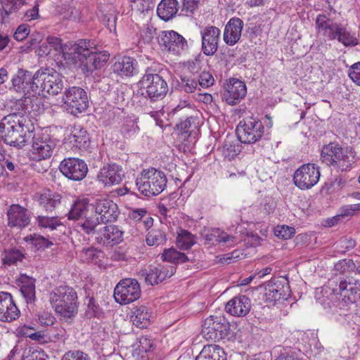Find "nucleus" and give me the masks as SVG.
I'll return each instance as SVG.
<instances>
[{
  "label": "nucleus",
  "instance_id": "obj_44",
  "mask_svg": "<svg viewBox=\"0 0 360 360\" xmlns=\"http://www.w3.org/2000/svg\"><path fill=\"white\" fill-rule=\"evenodd\" d=\"M336 39L345 46H354L357 44L356 37L346 27L339 25Z\"/></svg>",
  "mask_w": 360,
  "mask_h": 360
},
{
  "label": "nucleus",
  "instance_id": "obj_48",
  "mask_svg": "<svg viewBox=\"0 0 360 360\" xmlns=\"http://www.w3.org/2000/svg\"><path fill=\"white\" fill-rule=\"evenodd\" d=\"M139 129V128L134 120L127 118L124 120L120 131L124 137L129 138L136 134Z\"/></svg>",
  "mask_w": 360,
  "mask_h": 360
},
{
  "label": "nucleus",
  "instance_id": "obj_42",
  "mask_svg": "<svg viewBox=\"0 0 360 360\" xmlns=\"http://www.w3.org/2000/svg\"><path fill=\"white\" fill-rule=\"evenodd\" d=\"M162 258L165 261L178 264L185 263L190 260L184 253L178 252L174 248L165 250L162 254Z\"/></svg>",
  "mask_w": 360,
  "mask_h": 360
},
{
  "label": "nucleus",
  "instance_id": "obj_29",
  "mask_svg": "<svg viewBox=\"0 0 360 360\" xmlns=\"http://www.w3.org/2000/svg\"><path fill=\"white\" fill-rule=\"evenodd\" d=\"M288 286H285L280 281H270L265 286V297L268 302H274L285 299Z\"/></svg>",
  "mask_w": 360,
  "mask_h": 360
},
{
  "label": "nucleus",
  "instance_id": "obj_57",
  "mask_svg": "<svg viewBox=\"0 0 360 360\" xmlns=\"http://www.w3.org/2000/svg\"><path fill=\"white\" fill-rule=\"evenodd\" d=\"M131 7L141 13L148 12L151 8L150 3L148 0H131Z\"/></svg>",
  "mask_w": 360,
  "mask_h": 360
},
{
  "label": "nucleus",
  "instance_id": "obj_3",
  "mask_svg": "<svg viewBox=\"0 0 360 360\" xmlns=\"http://www.w3.org/2000/svg\"><path fill=\"white\" fill-rule=\"evenodd\" d=\"M323 162L340 171L350 169L354 162V152L348 147L343 148L338 143L325 145L321 153Z\"/></svg>",
  "mask_w": 360,
  "mask_h": 360
},
{
  "label": "nucleus",
  "instance_id": "obj_10",
  "mask_svg": "<svg viewBox=\"0 0 360 360\" xmlns=\"http://www.w3.org/2000/svg\"><path fill=\"white\" fill-rule=\"evenodd\" d=\"M264 127L257 118L249 117L240 121L236 127L238 140L245 144H252L262 139Z\"/></svg>",
  "mask_w": 360,
  "mask_h": 360
},
{
  "label": "nucleus",
  "instance_id": "obj_54",
  "mask_svg": "<svg viewBox=\"0 0 360 360\" xmlns=\"http://www.w3.org/2000/svg\"><path fill=\"white\" fill-rule=\"evenodd\" d=\"M199 0H182V6L180 15L185 16L192 15L198 8Z\"/></svg>",
  "mask_w": 360,
  "mask_h": 360
},
{
  "label": "nucleus",
  "instance_id": "obj_40",
  "mask_svg": "<svg viewBox=\"0 0 360 360\" xmlns=\"http://www.w3.org/2000/svg\"><path fill=\"white\" fill-rule=\"evenodd\" d=\"M360 292V282L357 283L354 287L350 288V290L341 297V300L338 299L335 302L336 307L339 309H344L347 307L349 304H353L356 302L357 296Z\"/></svg>",
  "mask_w": 360,
  "mask_h": 360
},
{
  "label": "nucleus",
  "instance_id": "obj_18",
  "mask_svg": "<svg viewBox=\"0 0 360 360\" xmlns=\"http://www.w3.org/2000/svg\"><path fill=\"white\" fill-rule=\"evenodd\" d=\"M59 169L65 177L72 181L82 180L88 172L86 163L75 158L64 159L59 165Z\"/></svg>",
  "mask_w": 360,
  "mask_h": 360
},
{
  "label": "nucleus",
  "instance_id": "obj_8",
  "mask_svg": "<svg viewBox=\"0 0 360 360\" xmlns=\"http://www.w3.org/2000/svg\"><path fill=\"white\" fill-rule=\"evenodd\" d=\"M139 83L142 89H145L142 94L152 102L162 100L169 90L167 82L163 77L154 73L150 68L146 70Z\"/></svg>",
  "mask_w": 360,
  "mask_h": 360
},
{
  "label": "nucleus",
  "instance_id": "obj_58",
  "mask_svg": "<svg viewBox=\"0 0 360 360\" xmlns=\"http://www.w3.org/2000/svg\"><path fill=\"white\" fill-rule=\"evenodd\" d=\"M155 349L153 340L148 337H141L139 340V350L140 352L149 353Z\"/></svg>",
  "mask_w": 360,
  "mask_h": 360
},
{
  "label": "nucleus",
  "instance_id": "obj_31",
  "mask_svg": "<svg viewBox=\"0 0 360 360\" xmlns=\"http://www.w3.org/2000/svg\"><path fill=\"white\" fill-rule=\"evenodd\" d=\"M60 202V195L50 190L44 191L39 197V206L46 212H53Z\"/></svg>",
  "mask_w": 360,
  "mask_h": 360
},
{
  "label": "nucleus",
  "instance_id": "obj_47",
  "mask_svg": "<svg viewBox=\"0 0 360 360\" xmlns=\"http://www.w3.org/2000/svg\"><path fill=\"white\" fill-rule=\"evenodd\" d=\"M36 220L39 227L49 229L51 230H54L61 225V223L57 217L39 215Z\"/></svg>",
  "mask_w": 360,
  "mask_h": 360
},
{
  "label": "nucleus",
  "instance_id": "obj_46",
  "mask_svg": "<svg viewBox=\"0 0 360 360\" xmlns=\"http://www.w3.org/2000/svg\"><path fill=\"white\" fill-rule=\"evenodd\" d=\"M197 79L198 77L188 75L181 77V81L179 82V86L186 93H193L198 86Z\"/></svg>",
  "mask_w": 360,
  "mask_h": 360
},
{
  "label": "nucleus",
  "instance_id": "obj_38",
  "mask_svg": "<svg viewBox=\"0 0 360 360\" xmlns=\"http://www.w3.org/2000/svg\"><path fill=\"white\" fill-rule=\"evenodd\" d=\"M89 207H90V205H89L86 199L75 200L68 212V219L79 220L83 216L86 217Z\"/></svg>",
  "mask_w": 360,
  "mask_h": 360
},
{
  "label": "nucleus",
  "instance_id": "obj_45",
  "mask_svg": "<svg viewBox=\"0 0 360 360\" xmlns=\"http://www.w3.org/2000/svg\"><path fill=\"white\" fill-rule=\"evenodd\" d=\"M194 236L186 230H181L176 237V245L182 250H188L195 244Z\"/></svg>",
  "mask_w": 360,
  "mask_h": 360
},
{
  "label": "nucleus",
  "instance_id": "obj_26",
  "mask_svg": "<svg viewBox=\"0 0 360 360\" xmlns=\"http://www.w3.org/2000/svg\"><path fill=\"white\" fill-rule=\"evenodd\" d=\"M124 176V172L121 166L117 164L108 165L103 167L98 178L105 186H111L120 184Z\"/></svg>",
  "mask_w": 360,
  "mask_h": 360
},
{
  "label": "nucleus",
  "instance_id": "obj_17",
  "mask_svg": "<svg viewBox=\"0 0 360 360\" xmlns=\"http://www.w3.org/2000/svg\"><path fill=\"white\" fill-rule=\"evenodd\" d=\"M90 207L103 224L113 222L118 217L119 211L117 204L108 198H96L90 204Z\"/></svg>",
  "mask_w": 360,
  "mask_h": 360
},
{
  "label": "nucleus",
  "instance_id": "obj_62",
  "mask_svg": "<svg viewBox=\"0 0 360 360\" xmlns=\"http://www.w3.org/2000/svg\"><path fill=\"white\" fill-rule=\"evenodd\" d=\"M348 75L355 84L360 86V61L350 67Z\"/></svg>",
  "mask_w": 360,
  "mask_h": 360
},
{
  "label": "nucleus",
  "instance_id": "obj_59",
  "mask_svg": "<svg viewBox=\"0 0 360 360\" xmlns=\"http://www.w3.org/2000/svg\"><path fill=\"white\" fill-rule=\"evenodd\" d=\"M61 360H90V358L83 352L75 350L65 353Z\"/></svg>",
  "mask_w": 360,
  "mask_h": 360
},
{
  "label": "nucleus",
  "instance_id": "obj_36",
  "mask_svg": "<svg viewBox=\"0 0 360 360\" xmlns=\"http://www.w3.org/2000/svg\"><path fill=\"white\" fill-rule=\"evenodd\" d=\"M103 224L98 217L96 214L85 217L84 219H82L77 223V228L79 229L80 231H83L87 235L97 236L98 226Z\"/></svg>",
  "mask_w": 360,
  "mask_h": 360
},
{
  "label": "nucleus",
  "instance_id": "obj_49",
  "mask_svg": "<svg viewBox=\"0 0 360 360\" xmlns=\"http://www.w3.org/2000/svg\"><path fill=\"white\" fill-rule=\"evenodd\" d=\"M356 270L354 262L351 259H344L335 264L334 270L340 274L348 273Z\"/></svg>",
  "mask_w": 360,
  "mask_h": 360
},
{
  "label": "nucleus",
  "instance_id": "obj_63",
  "mask_svg": "<svg viewBox=\"0 0 360 360\" xmlns=\"http://www.w3.org/2000/svg\"><path fill=\"white\" fill-rule=\"evenodd\" d=\"M48 356L43 350H34L30 354L25 356V352L20 356V360H46Z\"/></svg>",
  "mask_w": 360,
  "mask_h": 360
},
{
  "label": "nucleus",
  "instance_id": "obj_7",
  "mask_svg": "<svg viewBox=\"0 0 360 360\" xmlns=\"http://www.w3.org/2000/svg\"><path fill=\"white\" fill-rule=\"evenodd\" d=\"M50 302L57 314L74 315L77 312V294L73 288L60 285L50 294Z\"/></svg>",
  "mask_w": 360,
  "mask_h": 360
},
{
  "label": "nucleus",
  "instance_id": "obj_5",
  "mask_svg": "<svg viewBox=\"0 0 360 360\" xmlns=\"http://www.w3.org/2000/svg\"><path fill=\"white\" fill-rule=\"evenodd\" d=\"M202 327V334L206 339L231 338L240 330L237 321L231 322L226 316H207Z\"/></svg>",
  "mask_w": 360,
  "mask_h": 360
},
{
  "label": "nucleus",
  "instance_id": "obj_6",
  "mask_svg": "<svg viewBox=\"0 0 360 360\" xmlns=\"http://www.w3.org/2000/svg\"><path fill=\"white\" fill-rule=\"evenodd\" d=\"M359 283V281H353L352 278H341L338 284L335 281L329 280L328 283L321 288L320 292H316V302L325 309L331 308L335 305V302L338 299L347 294L350 288L354 287Z\"/></svg>",
  "mask_w": 360,
  "mask_h": 360
},
{
  "label": "nucleus",
  "instance_id": "obj_64",
  "mask_svg": "<svg viewBox=\"0 0 360 360\" xmlns=\"http://www.w3.org/2000/svg\"><path fill=\"white\" fill-rule=\"evenodd\" d=\"M102 21L110 32L115 30L117 15L115 13H109L105 14Z\"/></svg>",
  "mask_w": 360,
  "mask_h": 360
},
{
  "label": "nucleus",
  "instance_id": "obj_25",
  "mask_svg": "<svg viewBox=\"0 0 360 360\" xmlns=\"http://www.w3.org/2000/svg\"><path fill=\"white\" fill-rule=\"evenodd\" d=\"M243 25V21L239 18H231L229 20L223 34L224 41L228 46H233L239 41Z\"/></svg>",
  "mask_w": 360,
  "mask_h": 360
},
{
  "label": "nucleus",
  "instance_id": "obj_33",
  "mask_svg": "<svg viewBox=\"0 0 360 360\" xmlns=\"http://www.w3.org/2000/svg\"><path fill=\"white\" fill-rule=\"evenodd\" d=\"M195 360H226V354L217 345H207L203 347Z\"/></svg>",
  "mask_w": 360,
  "mask_h": 360
},
{
  "label": "nucleus",
  "instance_id": "obj_24",
  "mask_svg": "<svg viewBox=\"0 0 360 360\" xmlns=\"http://www.w3.org/2000/svg\"><path fill=\"white\" fill-rule=\"evenodd\" d=\"M112 68L113 72L121 77H131L139 72L138 62L130 56L120 58L114 63Z\"/></svg>",
  "mask_w": 360,
  "mask_h": 360
},
{
  "label": "nucleus",
  "instance_id": "obj_12",
  "mask_svg": "<svg viewBox=\"0 0 360 360\" xmlns=\"http://www.w3.org/2000/svg\"><path fill=\"white\" fill-rule=\"evenodd\" d=\"M141 287L134 278L121 280L114 290V297L120 304H128L137 300L141 296Z\"/></svg>",
  "mask_w": 360,
  "mask_h": 360
},
{
  "label": "nucleus",
  "instance_id": "obj_28",
  "mask_svg": "<svg viewBox=\"0 0 360 360\" xmlns=\"http://www.w3.org/2000/svg\"><path fill=\"white\" fill-rule=\"evenodd\" d=\"M315 24L319 34L323 35L330 41L336 39L337 32L340 25L332 22L324 14L317 15Z\"/></svg>",
  "mask_w": 360,
  "mask_h": 360
},
{
  "label": "nucleus",
  "instance_id": "obj_14",
  "mask_svg": "<svg viewBox=\"0 0 360 360\" xmlns=\"http://www.w3.org/2000/svg\"><path fill=\"white\" fill-rule=\"evenodd\" d=\"M36 84L39 86V93L37 94L43 96L45 93L57 95L64 88L63 77L56 71L45 72L39 70Z\"/></svg>",
  "mask_w": 360,
  "mask_h": 360
},
{
  "label": "nucleus",
  "instance_id": "obj_55",
  "mask_svg": "<svg viewBox=\"0 0 360 360\" xmlns=\"http://www.w3.org/2000/svg\"><path fill=\"white\" fill-rule=\"evenodd\" d=\"M295 233V229L288 226H277L275 229V236L281 239H288L292 237Z\"/></svg>",
  "mask_w": 360,
  "mask_h": 360
},
{
  "label": "nucleus",
  "instance_id": "obj_35",
  "mask_svg": "<svg viewBox=\"0 0 360 360\" xmlns=\"http://www.w3.org/2000/svg\"><path fill=\"white\" fill-rule=\"evenodd\" d=\"M20 310L15 305L11 295L0 292V315H19Z\"/></svg>",
  "mask_w": 360,
  "mask_h": 360
},
{
  "label": "nucleus",
  "instance_id": "obj_21",
  "mask_svg": "<svg viewBox=\"0 0 360 360\" xmlns=\"http://www.w3.org/2000/svg\"><path fill=\"white\" fill-rule=\"evenodd\" d=\"M247 94L245 84L235 78L230 79L223 93V98L229 105L239 103Z\"/></svg>",
  "mask_w": 360,
  "mask_h": 360
},
{
  "label": "nucleus",
  "instance_id": "obj_27",
  "mask_svg": "<svg viewBox=\"0 0 360 360\" xmlns=\"http://www.w3.org/2000/svg\"><path fill=\"white\" fill-rule=\"evenodd\" d=\"M251 309V301L246 295L233 297L225 305V311L230 315H247Z\"/></svg>",
  "mask_w": 360,
  "mask_h": 360
},
{
  "label": "nucleus",
  "instance_id": "obj_39",
  "mask_svg": "<svg viewBox=\"0 0 360 360\" xmlns=\"http://www.w3.org/2000/svg\"><path fill=\"white\" fill-rule=\"evenodd\" d=\"M202 236L207 241L215 240L218 243H233L236 238L234 236H230L225 232H220L219 229L212 231L205 230Z\"/></svg>",
  "mask_w": 360,
  "mask_h": 360
},
{
  "label": "nucleus",
  "instance_id": "obj_9",
  "mask_svg": "<svg viewBox=\"0 0 360 360\" xmlns=\"http://www.w3.org/2000/svg\"><path fill=\"white\" fill-rule=\"evenodd\" d=\"M39 70L34 75L32 72L20 69L17 73L12 77V86L10 89L22 94L25 96V102H27V98L30 100V102L34 101V98L37 101L38 98L35 97L37 93H39V86L36 84L38 79Z\"/></svg>",
  "mask_w": 360,
  "mask_h": 360
},
{
  "label": "nucleus",
  "instance_id": "obj_2",
  "mask_svg": "<svg viewBox=\"0 0 360 360\" xmlns=\"http://www.w3.org/2000/svg\"><path fill=\"white\" fill-rule=\"evenodd\" d=\"M73 59H77L79 67L85 77L93 75L94 72L105 65L110 58L107 51H98L94 41L79 39L72 46Z\"/></svg>",
  "mask_w": 360,
  "mask_h": 360
},
{
  "label": "nucleus",
  "instance_id": "obj_53",
  "mask_svg": "<svg viewBox=\"0 0 360 360\" xmlns=\"http://www.w3.org/2000/svg\"><path fill=\"white\" fill-rule=\"evenodd\" d=\"M3 8L6 14L18 11L25 4V0H1Z\"/></svg>",
  "mask_w": 360,
  "mask_h": 360
},
{
  "label": "nucleus",
  "instance_id": "obj_61",
  "mask_svg": "<svg viewBox=\"0 0 360 360\" xmlns=\"http://www.w3.org/2000/svg\"><path fill=\"white\" fill-rule=\"evenodd\" d=\"M130 321L140 329L147 328L151 322L150 319L146 316H130Z\"/></svg>",
  "mask_w": 360,
  "mask_h": 360
},
{
  "label": "nucleus",
  "instance_id": "obj_52",
  "mask_svg": "<svg viewBox=\"0 0 360 360\" xmlns=\"http://www.w3.org/2000/svg\"><path fill=\"white\" fill-rule=\"evenodd\" d=\"M240 145L226 141L223 147V155L231 160L240 152Z\"/></svg>",
  "mask_w": 360,
  "mask_h": 360
},
{
  "label": "nucleus",
  "instance_id": "obj_32",
  "mask_svg": "<svg viewBox=\"0 0 360 360\" xmlns=\"http://www.w3.org/2000/svg\"><path fill=\"white\" fill-rule=\"evenodd\" d=\"M178 6L176 0H161L157 8V14L162 20L168 21L177 13Z\"/></svg>",
  "mask_w": 360,
  "mask_h": 360
},
{
  "label": "nucleus",
  "instance_id": "obj_37",
  "mask_svg": "<svg viewBox=\"0 0 360 360\" xmlns=\"http://www.w3.org/2000/svg\"><path fill=\"white\" fill-rule=\"evenodd\" d=\"M24 240L34 252L43 251L53 245L49 239L36 233L27 236L24 238Z\"/></svg>",
  "mask_w": 360,
  "mask_h": 360
},
{
  "label": "nucleus",
  "instance_id": "obj_22",
  "mask_svg": "<svg viewBox=\"0 0 360 360\" xmlns=\"http://www.w3.org/2000/svg\"><path fill=\"white\" fill-rule=\"evenodd\" d=\"M123 232L115 225L103 226L98 230L95 240L98 244L112 247L122 241Z\"/></svg>",
  "mask_w": 360,
  "mask_h": 360
},
{
  "label": "nucleus",
  "instance_id": "obj_41",
  "mask_svg": "<svg viewBox=\"0 0 360 360\" xmlns=\"http://www.w3.org/2000/svg\"><path fill=\"white\" fill-rule=\"evenodd\" d=\"M146 241L149 246L164 245L167 241L166 234L160 229H152L148 232Z\"/></svg>",
  "mask_w": 360,
  "mask_h": 360
},
{
  "label": "nucleus",
  "instance_id": "obj_43",
  "mask_svg": "<svg viewBox=\"0 0 360 360\" xmlns=\"http://www.w3.org/2000/svg\"><path fill=\"white\" fill-rule=\"evenodd\" d=\"M24 257L25 255L21 250L11 248L4 251L2 261L4 264L11 266L21 262Z\"/></svg>",
  "mask_w": 360,
  "mask_h": 360
},
{
  "label": "nucleus",
  "instance_id": "obj_15",
  "mask_svg": "<svg viewBox=\"0 0 360 360\" xmlns=\"http://www.w3.org/2000/svg\"><path fill=\"white\" fill-rule=\"evenodd\" d=\"M320 178L319 167L314 164L300 166L294 173L293 182L301 190H308L315 186Z\"/></svg>",
  "mask_w": 360,
  "mask_h": 360
},
{
  "label": "nucleus",
  "instance_id": "obj_13",
  "mask_svg": "<svg viewBox=\"0 0 360 360\" xmlns=\"http://www.w3.org/2000/svg\"><path fill=\"white\" fill-rule=\"evenodd\" d=\"M31 139L32 140V146L30 155L32 160L40 161L51 157L56 145L49 134L44 132L32 134Z\"/></svg>",
  "mask_w": 360,
  "mask_h": 360
},
{
  "label": "nucleus",
  "instance_id": "obj_4",
  "mask_svg": "<svg viewBox=\"0 0 360 360\" xmlns=\"http://www.w3.org/2000/svg\"><path fill=\"white\" fill-rule=\"evenodd\" d=\"M167 183L165 174L154 167L143 169L140 176L136 180L139 191L147 197L161 193L165 189Z\"/></svg>",
  "mask_w": 360,
  "mask_h": 360
},
{
  "label": "nucleus",
  "instance_id": "obj_56",
  "mask_svg": "<svg viewBox=\"0 0 360 360\" xmlns=\"http://www.w3.org/2000/svg\"><path fill=\"white\" fill-rule=\"evenodd\" d=\"M197 77L198 85L202 88H207L214 82L213 76L209 72L203 71Z\"/></svg>",
  "mask_w": 360,
  "mask_h": 360
},
{
  "label": "nucleus",
  "instance_id": "obj_30",
  "mask_svg": "<svg viewBox=\"0 0 360 360\" xmlns=\"http://www.w3.org/2000/svg\"><path fill=\"white\" fill-rule=\"evenodd\" d=\"M35 281L32 277L20 274L17 280L20 291L27 304H32L35 300Z\"/></svg>",
  "mask_w": 360,
  "mask_h": 360
},
{
  "label": "nucleus",
  "instance_id": "obj_60",
  "mask_svg": "<svg viewBox=\"0 0 360 360\" xmlns=\"http://www.w3.org/2000/svg\"><path fill=\"white\" fill-rule=\"evenodd\" d=\"M30 26L27 24H22L18 27L14 32L13 37L15 40L21 41L30 34Z\"/></svg>",
  "mask_w": 360,
  "mask_h": 360
},
{
  "label": "nucleus",
  "instance_id": "obj_11",
  "mask_svg": "<svg viewBox=\"0 0 360 360\" xmlns=\"http://www.w3.org/2000/svg\"><path fill=\"white\" fill-rule=\"evenodd\" d=\"M158 41L163 51L175 56L181 55L188 50L187 40L174 30L161 32L158 37Z\"/></svg>",
  "mask_w": 360,
  "mask_h": 360
},
{
  "label": "nucleus",
  "instance_id": "obj_1",
  "mask_svg": "<svg viewBox=\"0 0 360 360\" xmlns=\"http://www.w3.org/2000/svg\"><path fill=\"white\" fill-rule=\"evenodd\" d=\"M26 110L12 112L1 120L0 133L6 144L21 148L31 140L34 127Z\"/></svg>",
  "mask_w": 360,
  "mask_h": 360
},
{
  "label": "nucleus",
  "instance_id": "obj_34",
  "mask_svg": "<svg viewBox=\"0 0 360 360\" xmlns=\"http://www.w3.org/2000/svg\"><path fill=\"white\" fill-rule=\"evenodd\" d=\"M69 140L79 149L86 150L89 145V137L87 131L80 126L75 127L72 131Z\"/></svg>",
  "mask_w": 360,
  "mask_h": 360
},
{
  "label": "nucleus",
  "instance_id": "obj_50",
  "mask_svg": "<svg viewBox=\"0 0 360 360\" xmlns=\"http://www.w3.org/2000/svg\"><path fill=\"white\" fill-rule=\"evenodd\" d=\"M84 304L86 305V315H100L103 313L99 302L93 297H86Z\"/></svg>",
  "mask_w": 360,
  "mask_h": 360
},
{
  "label": "nucleus",
  "instance_id": "obj_20",
  "mask_svg": "<svg viewBox=\"0 0 360 360\" xmlns=\"http://www.w3.org/2000/svg\"><path fill=\"white\" fill-rule=\"evenodd\" d=\"M8 226L11 228L22 229L30 223V215L24 207L18 204L11 205L6 212Z\"/></svg>",
  "mask_w": 360,
  "mask_h": 360
},
{
  "label": "nucleus",
  "instance_id": "obj_23",
  "mask_svg": "<svg viewBox=\"0 0 360 360\" xmlns=\"http://www.w3.org/2000/svg\"><path fill=\"white\" fill-rule=\"evenodd\" d=\"M174 272V266L159 264L150 269L148 271L146 269L140 271L141 276H144L145 281L148 285H157L167 278L171 277Z\"/></svg>",
  "mask_w": 360,
  "mask_h": 360
},
{
  "label": "nucleus",
  "instance_id": "obj_19",
  "mask_svg": "<svg viewBox=\"0 0 360 360\" xmlns=\"http://www.w3.org/2000/svg\"><path fill=\"white\" fill-rule=\"evenodd\" d=\"M221 30L215 26H207L201 31L202 51L206 56H213L218 50Z\"/></svg>",
  "mask_w": 360,
  "mask_h": 360
},
{
  "label": "nucleus",
  "instance_id": "obj_51",
  "mask_svg": "<svg viewBox=\"0 0 360 360\" xmlns=\"http://www.w3.org/2000/svg\"><path fill=\"white\" fill-rule=\"evenodd\" d=\"M46 41L49 42L51 49H53L58 53H63L65 58H67L65 53L66 47L63 45L62 40L60 38L54 36H49L46 38ZM68 58L70 59V56L72 54L68 53Z\"/></svg>",
  "mask_w": 360,
  "mask_h": 360
},
{
  "label": "nucleus",
  "instance_id": "obj_16",
  "mask_svg": "<svg viewBox=\"0 0 360 360\" xmlns=\"http://www.w3.org/2000/svg\"><path fill=\"white\" fill-rule=\"evenodd\" d=\"M72 114L80 113L89 107V99L86 92L81 87L72 86L67 89L63 97Z\"/></svg>",
  "mask_w": 360,
  "mask_h": 360
}]
</instances>
